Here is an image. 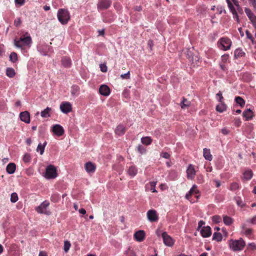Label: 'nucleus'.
<instances>
[{
	"mask_svg": "<svg viewBox=\"0 0 256 256\" xmlns=\"http://www.w3.org/2000/svg\"><path fill=\"white\" fill-rule=\"evenodd\" d=\"M32 42V38L28 32L21 36L18 39L16 38L14 40V46L20 48L24 46L30 47Z\"/></svg>",
	"mask_w": 256,
	"mask_h": 256,
	"instance_id": "f257e3e1",
	"label": "nucleus"
},
{
	"mask_svg": "<svg viewBox=\"0 0 256 256\" xmlns=\"http://www.w3.org/2000/svg\"><path fill=\"white\" fill-rule=\"evenodd\" d=\"M246 246L245 242L242 238L238 240H230L229 246L231 250L236 252L242 250Z\"/></svg>",
	"mask_w": 256,
	"mask_h": 256,
	"instance_id": "f03ea898",
	"label": "nucleus"
},
{
	"mask_svg": "<svg viewBox=\"0 0 256 256\" xmlns=\"http://www.w3.org/2000/svg\"><path fill=\"white\" fill-rule=\"evenodd\" d=\"M57 16L59 22L62 24H66L70 19V15L68 11L65 9H60L57 14Z\"/></svg>",
	"mask_w": 256,
	"mask_h": 256,
	"instance_id": "7ed1b4c3",
	"label": "nucleus"
},
{
	"mask_svg": "<svg viewBox=\"0 0 256 256\" xmlns=\"http://www.w3.org/2000/svg\"><path fill=\"white\" fill-rule=\"evenodd\" d=\"M232 44V40L228 37L221 38L218 42V48L224 51L230 50Z\"/></svg>",
	"mask_w": 256,
	"mask_h": 256,
	"instance_id": "20e7f679",
	"label": "nucleus"
},
{
	"mask_svg": "<svg viewBox=\"0 0 256 256\" xmlns=\"http://www.w3.org/2000/svg\"><path fill=\"white\" fill-rule=\"evenodd\" d=\"M57 176L56 168L53 165L48 166L46 168L45 177L48 179H53Z\"/></svg>",
	"mask_w": 256,
	"mask_h": 256,
	"instance_id": "39448f33",
	"label": "nucleus"
},
{
	"mask_svg": "<svg viewBox=\"0 0 256 256\" xmlns=\"http://www.w3.org/2000/svg\"><path fill=\"white\" fill-rule=\"evenodd\" d=\"M226 2L228 4V8L232 12L233 16V18L238 22H240L239 16L238 14V12L235 8V7L233 6L232 2L230 0H226Z\"/></svg>",
	"mask_w": 256,
	"mask_h": 256,
	"instance_id": "423d86ee",
	"label": "nucleus"
},
{
	"mask_svg": "<svg viewBox=\"0 0 256 256\" xmlns=\"http://www.w3.org/2000/svg\"><path fill=\"white\" fill-rule=\"evenodd\" d=\"M112 3L111 0H99L97 4L98 10H103L108 8Z\"/></svg>",
	"mask_w": 256,
	"mask_h": 256,
	"instance_id": "0eeeda50",
	"label": "nucleus"
},
{
	"mask_svg": "<svg viewBox=\"0 0 256 256\" xmlns=\"http://www.w3.org/2000/svg\"><path fill=\"white\" fill-rule=\"evenodd\" d=\"M146 215L148 220L150 222H156L158 220V214L156 211L154 210H148Z\"/></svg>",
	"mask_w": 256,
	"mask_h": 256,
	"instance_id": "6e6552de",
	"label": "nucleus"
},
{
	"mask_svg": "<svg viewBox=\"0 0 256 256\" xmlns=\"http://www.w3.org/2000/svg\"><path fill=\"white\" fill-rule=\"evenodd\" d=\"M60 109L63 113L68 114L72 110V104L68 102H62L60 105Z\"/></svg>",
	"mask_w": 256,
	"mask_h": 256,
	"instance_id": "1a4fd4ad",
	"label": "nucleus"
},
{
	"mask_svg": "<svg viewBox=\"0 0 256 256\" xmlns=\"http://www.w3.org/2000/svg\"><path fill=\"white\" fill-rule=\"evenodd\" d=\"M52 131L58 136H62L64 132V130L62 126L58 124H54L52 126Z\"/></svg>",
	"mask_w": 256,
	"mask_h": 256,
	"instance_id": "9d476101",
	"label": "nucleus"
},
{
	"mask_svg": "<svg viewBox=\"0 0 256 256\" xmlns=\"http://www.w3.org/2000/svg\"><path fill=\"white\" fill-rule=\"evenodd\" d=\"M186 176L189 180H193L196 176V170L194 165L190 164H189L186 170Z\"/></svg>",
	"mask_w": 256,
	"mask_h": 256,
	"instance_id": "9b49d317",
	"label": "nucleus"
},
{
	"mask_svg": "<svg viewBox=\"0 0 256 256\" xmlns=\"http://www.w3.org/2000/svg\"><path fill=\"white\" fill-rule=\"evenodd\" d=\"M162 238H163L164 242L166 245L170 246L174 244V240L172 238L168 236L166 232H162Z\"/></svg>",
	"mask_w": 256,
	"mask_h": 256,
	"instance_id": "f8f14e48",
	"label": "nucleus"
},
{
	"mask_svg": "<svg viewBox=\"0 0 256 256\" xmlns=\"http://www.w3.org/2000/svg\"><path fill=\"white\" fill-rule=\"evenodd\" d=\"M50 203L48 201L42 202L40 206L36 207V210L40 214H46V210L47 207L49 206Z\"/></svg>",
	"mask_w": 256,
	"mask_h": 256,
	"instance_id": "ddd939ff",
	"label": "nucleus"
},
{
	"mask_svg": "<svg viewBox=\"0 0 256 256\" xmlns=\"http://www.w3.org/2000/svg\"><path fill=\"white\" fill-rule=\"evenodd\" d=\"M84 168L88 173H94L96 170V166L94 164L89 162L86 163Z\"/></svg>",
	"mask_w": 256,
	"mask_h": 256,
	"instance_id": "4468645a",
	"label": "nucleus"
},
{
	"mask_svg": "<svg viewBox=\"0 0 256 256\" xmlns=\"http://www.w3.org/2000/svg\"><path fill=\"white\" fill-rule=\"evenodd\" d=\"M200 193L199 190L198 189V186L196 184L193 185L190 191L186 195V198L187 200H190L192 195L198 194Z\"/></svg>",
	"mask_w": 256,
	"mask_h": 256,
	"instance_id": "2eb2a0df",
	"label": "nucleus"
},
{
	"mask_svg": "<svg viewBox=\"0 0 256 256\" xmlns=\"http://www.w3.org/2000/svg\"><path fill=\"white\" fill-rule=\"evenodd\" d=\"M145 232L142 230H140L134 234V238L138 242H142L145 238Z\"/></svg>",
	"mask_w": 256,
	"mask_h": 256,
	"instance_id": "dca6fc26",
	"label": "nucleus"
},
{
	"mask_svg": "<svg viewBox=\"0 0 256 256\" xmlns=\"http://www.w3.org/2000/svg\"><path fill=\"white\" fill-rule=\"evenodd\" d=\"M20 120L26 124L30 122V113L27 111L22 112L20 114Z\"/></svg>",
	"mask_w": 256,
	"mask_h": 256,
	"instance_id": "f3484780",
	"label": "nucleus"
},
{
	"mask_svg": "<svg viewBox=\"0 0 256 256\" xmlns=\"http://www.w3.org/2000/svg\"><path fill=\"white\" fill-rule=\"evenodd\" d=\"M200 234L204 238L210 236L212 234L211 228L209 226H204L200 230Z\"/></svg>",
	"mask_w": 256,
	"mask_h": 256,
	"instance_id": "a211bd4d",
	"label": "nucleus"
},
{
	"mask_svg": "<svg viewBox=\"0 0 256 256\" xmlns=\"http://www.w3.org/2000/svg\"><path fill=\"white\" fill-rule=\"evenodd\" d=\"M110 92L108 86L105 84L102 85L99 88L100 94L104 96H109Z\"/></svg>",
	"mask_w": 256,
	"mask_h": 256,
	"instance_id": "6ab92c4d",
	"label": "nucleus"
},
{
	"mask_svg": "<svg viewBox=\"0 0 256 256\" xmlns=\"http://www.w3.org/2000/svg\"><path fill=\"white\" fill-rule=\"evenodd\" d=\"M61 62L64 68H70L72 66V60L69 57L63 56L62 58Z\"/></svg>",
	"mask_w": 256,
	"mask_h": 256,
	"instance_id": "aec40b11",
	"label": "nucleus"
},
{
	"mask_svg": "<svg viewBox=\"0 0 256 256\" xmlns=\"http://www.w3.org/2000/svg\"><path fill=\"white\" fill-rule=\"evenodd\" d=\"M138 173V168L135 166H130L127 170V174L131 177H134Z\"/></svg>",
	"mask_w": 256,
	"mask_h": 256,
	"instance_id": "412c9836",
	"label": "nucleus"
},
{
	"mask_svg": "<svg viewBox=\"0 0 256 256\" xmlns=\"http://www.w3.org/2000/svg\"><path fill=\"white\" fill-rule=\"evenodd\" d=\"M126 128L122 124L118 125L115 130V133L118 136H122L124 134Z\"/></svg>",
	"mask_w": 256,
	"mask_h": 256,
	"instance_id": "4be33fe9",
	"label": "nucleus"
},
{
	"mask_svg": "<svg viewBox=\"0 0 256 256\" xmlns=\"http://www.w3.org/2000/svg\"><path fill=\"white\" fill-rule=\"evenodd\" d=\"M16 170V165L14 163H10L6 168V172L9 174H14Z\"/></svg>",
	"mask_w": 256,
	"mask_h": 256,
	"instance_id": "5701e85b",
	"label": "nucleus"
},
{
	"mask_svg": "<svg viewBox=\"0 0 256 256\" xmlns=\"http://www.w3.org/2000/svg\"><path fill=\"white\" fill-rule=\"evenodd\" d=\"M242 115L246 118V120H249L252 119L254 116L253 112L250 109H248L244 112Z\"/></svg>",
	"mask_w": 256,
	"mask_h": 256,
	"instance_id": "b1692460",
	"label": "nucleus"
},
{
	"mask_svg": "<svg viewBox=\"0 0 256 256\" xmlns=\"http://www.w3.org/2000/svg\"><path fill=\"white\" fill-rule=\"evenodd\" d=\"M203 156L206 160L211 161L212 159V156L210 154V150L204 148L203 150Z\"/></svg>",
	"mask_w": 256,
	"mask_h": 256,
	"instance_id": "393cba45",
	"label": "nucleus"
},
{
	"mask_svg": "<svg viewBox=\"0 0 256 256\" xmlns=\"http://www.w3.org/2000/svg\"><path fill=\"white\" fill-rule=\"evenodd\" d=\"M245 55V52L242 50L240 48H236L234 52V58H238L242 56H244Z\"/></svg>",
	"mask_w": 256,
	"mask_h": 256,
	"instance_id": "a878e982",
	"label": "nucleus"
},
{
	"mask_svg": "<svg viewBox=\"0 0 256 256\" xmlns=\"http://www.w3.org/2000/svg\"><path fill=\"white\" fill-rule=\"evenodd\" d=\"M243 176L246 180H250L253 176V172L251 170H248L244 172Z\"/></svg>",
	"mask_w": 256,
	"mask_h": 256,
	"instance_id": "bb28decb",
	"label": "nucleus"
},
{
	"mask_svg": "<svg viewBox=\"0 0 256 256\" xmlns=\"http://www.w3.org/2000/svg\"><path fill=\"white\" fill-rule=\"evenodd\" d=\"M244 11L250 22L256 18V16L252 12L249 8H246Z\"/></svg>",
	"mask_w": 256,
	"mask_h": 256,
	"instance_id": "cd10ccee",
	"label": "nucleus"
},
{
	"mask_svg": "<svg viewBox=\"0 0 256 256\" xmlns=\"http://www.w3.org/2000/svg\"><path fill=\"white\" fill-rule=\"evenodd\" d=\"M6 75L10 78H14L16 75V72L14 68H8L6 70Z\"/></svg>",
	"mask_w": 256,
	"mask_h": 256,
	"instance_id": "c85d7f7f",
	"label": "nucleus"
},
{
	"mask_svg": "<svg viewBox=\"0 0 256 256\" xmlns=\"http://www.w3.org/2000/svg\"><path fill=\"white\" fill-rule=\"evenodd\" d=\"M223 221L224 224L226 226H230L234 222L233 219L231 217L227 216H223Z\"/></svg>",
	"mask_w": 256,
	"mask_h": 256,
	"instance_id": "c756f323",
	"label": "nucleus"
},
{
	"mask_svg": "<svg viewBox=\"0 0 256 256\" xmlns=\"http://www.w3.org/2000/svg\"><path fill=\"white\" fill-rule=\"evenodd\" d=\"M80 88L78 86L73 85L71 88V94L73 96H78L79 94Z\"/></svg>",
	"mask_w": 256,
	"mask_h": 256,
	"instance_id": "7c9ffc66",
	"label": "nucleus"
},
{
	"mask_svg": "<svg viewBox=\"0 0 256 256\" xmlns=\"http://www.w3.org/2000/svg\"><path fill=\"white\" fill-rule=\"evenodd\" d=\"M52 110V108L49 107H47L46 109L42 110L41 113V116L42 118H48L50 116V112Z\"/></svg>",
	"mask_w": 256,
	"mask_h": 256,
	"instance_id": "2f4dec72",
	"label": "nucleus"
},
{
	"mask_svg": "<svg viewBox=\"0 0 256 256\" xmlns=\"http://www.w3.org/2000/svg\"><path fill=\"white\" fill-rule=\"evenodd\" d=\"M235 102L238 104L241 107H244L245 105L244 100L240 96H236L235 98Z\"/></svg>",
	"mask_w": 256,
	"mask_h": 256,
	"instance_id": "473e14b6",
	"label": "nucleus"
},
{
	"mask_svg": "<svg viewBox=\"0 0 256 256\" xmlns=\"http://www.w3.org/2000/svg\"><path fill=\"white\" fill-rule=\"evenodd\" d=\"M142 144L146 145H150L152 142V139L148 136L143 137L141 139Z\"/></svg>",
	"mask_w": 256,
	"mask_h": 256,
	"instance_id": "72a5a7b5",
	"label": "nucleus"
},
{
	"mask_svg": "<svg viewBox=\"0 0 256 256\" xmlns=\"http://www.w3.org/2000/svg\"><path fill=\"white\" fill-rule=\"evenodd\" d=\"M222 238V234L220 232H214L212 236V240L217 242H220Z\"/></svg>",
	"mask_w": 256,
	"mask_h": 256,
	"instance_id": "f704fd0d",
	"label": "nucleus"
},
{
	"mask_svg": "<svg viewBox=\"0 0 256 256\" xmlns=\"http://www.w3.org/2000/svg\"><path fill=\"white\" fill-rule=\"evenodd\" d=\"M226 110V105L224 104L222 102H221L220 104L216 106V110L218 112H224Z\"/></svg>",
	"mask_w": 256,
	"mask_h": 256,
	"instance_id": "c9c22d12",
	"label": "nucleus"
},
{
	"mask_svg": "<svg viewBox=\"0 0 256 256\" xmlns=\"http://www.w3.org/2000/svg\"><path fill=\"white\" fill-rule=\"evenodd\" d=\"M46 142H44V145H42L41 143H40L38 144V146L36 148V150H37V152H40V154H43V153L44 152V147H45V146L46 145Z\"/></svg>",
	"mask_w": 256,
	"mask_h": 256,
	"instance_id": "e433bc0d",
	"label": "nucleus"
},
{
	"mask_svg": "<svg viewBox=\"0 0 256 256\" xmlns=\"http://www.w3.org/2000/svg\"><path fill=\"white\" fill-rule=\"evenodd\" d=\"M18 55L15 52H12L10 56V60L12 62H15L18 60Z\"/></svg>",
	"mask_w": 256,
	"mask_h": 256,
	"instance_id": "4c0bfd02",
	"label": "nucleus"
},
{
	"mask_svg": "<svg viewBox=\"0 0 256 256\" xmlns=\"http://www.w3.org/2000/svg\"><path fill=\"white\" fill-rule=\"evenodd\" d=\"M239 188V184L236 182H232L230 184V190L232 191H234Z\"/></svg>",
	"mask_w": 256,
	"mask_h": 256,
	"instance_id": "58836bf2",
	"label": "nucleus"
},
{
	"mask_svg": "<svg viewBox=\"0 0 256 256\" xmlns=\"http://www.w3.org/2000/svg\"><path fill=\"white\" fill-rule=\"evenodd\" d=\"M190 102L186 98H184L182 102H181V107L184 108L188 107L190 105Z\"/></svg>",
	"mask_w": 256,
	"mask_h": 256,
	"instance_id": "ea45409f",
	"label": "nucleus"
},
{
	"mask_svg": "<svg viewBox=\"0 0 256 256\" xmlns=\"http://www.w3.org/2000/svg\"><path fill=\"white\" fill-rule=\"evenodd\" d=\"M18 200V196L16 192H13L11 194L10 201L12 202H16Z\"/></svg>",
	"mask_w": 256,
	"mask_h": 256,
	"instance_id": "a19ab883",
	"label": "nucleus"
},
{
	"mask_svg": "<svg viewBox=\"0 0 256 256\" xmlns=\"http://www.w3.org/2000/svg\"><path fill=\"white\" fill-rule=\"evenodd\" d=\"M235 200L236 201V204L238 206H240L242 208L244 206V204L243 202V201H242V199L240 196L236 197Z\"/></svg>",
	"mask_w": 256,
	"mask_h": 256,
	"instance_id": "79ce46f5",
	"label": "nucleus"
},
{
	"mask_svg": "<svg viewBox=\"0 0 256 256\" xmlns=\"http://www.w3.org/2000/svg\"><path fill=\"white\" fill-rule=\"evenodd\" d=\"M212 220L216 223H218L221 222L222 218L220 216L215 215L212 217Z\"/></svg>",
	"mask_w": 256,
	"mask_h": 256,
	"instance_id": "37998d69",
	"label": "nucleus"
},
{
	"mask_svg": "<svg viewBox=\"0 0 256 256\" xmlns=\"http://www.w3.org/2000/svg\"><path fill=\"white\" fill-rule=\"evenodd\" d=\"M70 243L68 241H65L64 243V250L65 252H68L70 247Z\"/></svg>",
	"mask_w": 256,
	"mask_h": 256,
	"instance_id": "c03bdc74",
	"label": "nucleus"
},
{
	"mask_svg": "<svg viewBox=\"0 0 256 256\" xmlns=\"http://www.w3.org/2000/svg\"><path fill=\"white\" fill-rule=\"evenodd\" d=\"M150 190L152 192H157V190H156L155 187L156 184V182H150Z\"/></svg>",
	"mask_w": 256,
	"mask_h": 256,
	"instance_id": "a18cd8bd",
	"label": "nucleus"
},
{
	"mask_svg": "<svg viewBox=\"0 0 256 256\" xmlns=\"http://www.w3.org/2000/svg\"><path fill=\"white\" fill-rule=\"evenodd\" d=\"M31 160L30 155L28 154H26L23 157V160L24 162H28Z\"/></svg>",
	"mask_w": 256,
	"mask_h": 256,
	"instance_id": "49530a36",
	"label": "nucleus"
},
{
	"mask_svg": "<svg viewBox=\"0 0 256 256\" xmlns=\"http://www.w3.org/2000/svg\"><path fill=\"white\" fill-rule=\"evenodd\" d=\"M246 38L252 41V42L253 43L254 42V38L252 36V35L250 34V32L248 30H246Z\"/></svg>",
	"mask_w": 256,
	"mask_h": 256,
	"instance_id": "de8ad7c7",
	"label": "nucleus"
},
{
	"mask_svg": "<svg viewBox=\"0 0 256 256\" xmlns=\"http://www.w3.org/2000/svg\"><path fill=\"white\" fill-rule=\"evenodd\" d=\"M137 150L138 152H140L141 154H143L145 153L146 150V148L140 145L138 146Z\"/></svg>",
	"mask_w": 256,
	"mask_h": 256,
	"instance_id": "09e8293b",
	"label": "nucleus"
},
{
	"mask_svg": "<svg viewBox=\"0 0 256 256\" xmlns=\"http://www.w3.org/2000/svg\"><path fill=\"white\" fill-rule=\"evenodd\" d=\"M21 24H22V20H21L20 18H17L14 20V24L16 26H17V27L20 26Z\"/></svg>",
	"mask_w": 256,
	"mask_h": 256,
	"instance_id": "8fccbe9b",
	"label": "nucleus"
},
{
	"mask_svg": "<svg viewBox=\"0 0 256 256\" xmlns=\"http://www.w3.org/2000/svg\"><path fill=\"white\" fill-rule=\"evenodd\" d=\"M126 256H136L134 252L130 248L126 252Z\"/></svg>",
	"mask_w": 256,
	"mask_h": 256,
	"instance_id": "3c124183",
	"label": "nucleus"
},
{
	"mask_svg": "<svg viewBox=\"0 0 256 256\" xmlns=\"http://www.w3.org/2000/svg\"><path fill=\"white\" fill-rule=\"evenodd\" d=\"M216 97L217 98H218V101L220 102H222V100L224 99V98L222 96V93L221 92H219L216 94Z\"/></svg>",
	"mask_w": 256,
	"mask_h": 256,
	"instance_id": "603ef678",
	"label": "nucleus"
},
{
	"mask_svg": "<svg viewBox=\"0 0 256 256\" xmlns=\"http://www.w3.org/2000/svg\"><path fill=\"white\" fill-rule=\"evenodd\" d=\"M248 248L254 250H256V244L254 242L250 243L248 246Z\"/></svg>",
	"mask_w": 256,
	"mask_h": 256,
	"instance_id": "864d4df0",
	"label": "nucleus"
},
{
	"mask_svg": "<svg viewBox=\"0 0 256 256\" xmlns=\"http://www.w3.org/2000/svg\"><path fill=\"white\" fill-rule=\"evenodd\" d=\"M160 156L164 158L168 159L170 158V155L167 152H163L160 154Z\"/></svg>",
	"mask_w": 256,
	"mask_h": 256,
	"instance_id": "5fc2aeb1",
	"label": "nucleus"
},
{
	"mask_svg": "<svg viewBox=\"0 0 256 256\" xmlns=\"http://www.w3.org/2000/svg\"><path fill=\"white\" fill-rule=\"evenodd\" d=\"M58 194H54L51 196V200L54 202H56L58 200Z\"/></svg>",
	"mask_w": 256,
	"mask_h": 256,
	"instance_id": "6e6d98bb",
	"label": "nucleus"
},
{
	"mask_svg": "<svg viewBox=\"0 0 256 256\" xmlns=\"http://www.w3.org/2000/svg\"><path fill=\"white\" fill-rule=\"evenodd\" d=\"M130 72H128L126 74H122L120 76L122 79H129L130 76Z\"/></svg>",
	"mask_w": 256,
	"mask_h": 256,
	"instance_id": "4d7b16f0",
	"label": "nucleus"
},
{
	"mask_svg": "<svg viewBox=\"0 0 256 256\" xmlns=\"http://www.w3.org/2000/svg\"><path fill=\"white\" fill-rule=\"evenodd\" d=\"M221 132L222 134H224V135L228 134L230 132V131L227 128H223Z\"/></svg>",
	"mask_w": 256,
	"mask_h": 256,
	"instance_id": "13d9d810",
	"label": "nucleus"
},
{
	"mask_svg": "<svg viewBox=\"0 0 256 256\" xmlns=\"http://www.w3.org/2000/svg\"><path fill=\"white\" fill-rule=\"evenodd\" d=\"M228 58V54H224L222 56V61L224 62H226Z\"/></svg>",
	"mask_w": 256,
	"mask_h": 256,
	"instance_id": "bf43d9fd",
	"label": "nucleus"
},
{
	"mask_svg": "<svg viewBox=\"0 0 256 256\" xmlns=\"http://www.w3.org/2000/svg\"><path fill=\"white\" fill-rule=\"evenodd\" d=\"M25 0H15L16 4H19L20 6H22L24 4Z\"/></svg>",
	"mask_w": 256,
	"mask_h": 256,
	"instance_id": "052dcab7",
	"label": "nucleus"
},
{
	"mask_svg": "<svg viewBox=\"0 0 256 256\" xmlns=\"http://www.w3.org/2000/svg\"><path fill=\"white\" fill-rule=\"evenodd\" d=\"M241 122H241L240 119H239V118H237L234 120V124H235L236 126H239L240 125Z\"/></svg>",
	"mask_w": 256,
	"mask_h": 256,
	"instance_id": "680f3d73",
	"label": "nucleus"
},
{
	"mask_svg": "<svg viewBox=\"0 0 256 256\" xmlns=\"http://www.w3.org/2000/svg\"><path fill=\"white\" fill-rule=\"evenodd\" d=\"M252 232V230L251 229L247 228L246 230L244 233L246 236H250Z\"/></svg>",
	"mask_w": 256,
	"mask_h": 256,
	"instance_id": "e2e57ef3",
	"label": "nucleus"
},
{
	"mask_svg": "<svg viewBox=\"0 0 256 256\" xmlns=\"http://www.w3.org/2000/svg\"><path fill=\"white\" fill-rule=\"evenodd\" d=\"M237 12H238V14H243L244 13V12H243V9L240 6L238 8H236Z\"/></svg>",
	"mask_w": 256,
	"mask_h": 256,
	"instance_id": "0e129e2a",
	"label": "nucleus"
},
{
	"mask_svg": "<svg viewBox=\"0 0 256 256\" xmlns=\"http://www.w3.org/2000/svg\"><path fill=\"white\" fill-rule=\"evenodd\" d=\"M134 10H136V11H138V12H140V11H141L142 10V8L141 6H134Z\"/></svg>",
	"mask_w": 256,
	"mask_h": 256,
	"instance_id": "69168bd1",
	"label": "nucleus"
},
{
	"mask_svg": "<svg viewBox=\"0 0 256 256\" xmlns=\"http://www.w3.org/2000/svg\"><path fill=\"white\" fill-rule=\"evenodd\" d=\"M205 224L203 220H200L198 223V228H200Z\"/></svg>",
	"mask_w": 256,
	"mask_h": 256,
	"instance_id": "338daca9",
	"label": "nucleus"
},
{
	"mask_svg": "<svg viewBox=\"0 0 256 256\" xmlns=\"http://www.w3.org/2000/svg\"><path fill=\"white\" fill-rule=\"evenodd\" d=\"M254 27V28L256 29V18L254 20H252L251 21Z\"/></svg>",
	"mask_w": 256,
	"mask_h": 256,
	"instance_id": "774afa93",
	"label": "nucleus"
}]
</instances>
